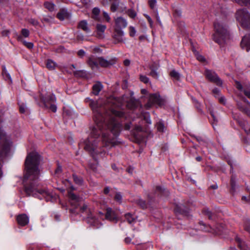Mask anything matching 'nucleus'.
Masks as SVG:
<instances>
[{
  "label": "nucleus",
  "mask_w": 250,
  "mask_h": 250,
  "mask_svg": "<svg viewBox=\"0 0 250 250\" xmlns=\"http://www.w3.org/2000/svg\"><path fill=\"white\" fill-rule=\"evenodd\" d=\"M9 31L8 30H5L2 31L1 35L2 36L6 37L8 36L9 34Z\"/></svg>",
  "instance_id": "e2e57ef3"
},
{
  "label": "nucleus",
  "mask_w": 250,
  "mask_h": 250,
  "mask_svg": "<svg viewBox=\"0 0 250 250\" xmlns=\"http://www.w3.org/2000/svg\"><path fill=\"white\" fill-rule=\"evenodd\" d=\"M236 20L244 28H250V15L246 9L238 10L236 13Z\"/></svg>",
  "instance_id": "423d86ee"
},
{
  "label": "nucleus",
  "mask_w": 250,
  "mask_h": 250,
  "mask_svg": "<svg viewBox=\"0 0 250 250\" xmlns=\"http://www.w3.org/2000/svg\"><path fill=\"white\" fill-rule=\"evenodd\" d=\"M65 182L66 185L68 184V185L70 186L71 190L68 191L69 203L75 208H76L79 205L78 202L80 201V198L72 192L73 190H75V188L71 185L70 182L68 180H65Z\"/></svg>",
  "instance_id": "6e6552de"
},
{
  "label": "nucleus",
  "mask_w": 250,
  "mask_h": 250,
  "mask_svg": "<svg viewBox=\"0 0 250 250\" xmlns=\"http://www.w3.org/2000/svg\"><path fill=\"white\" fill-rule=\"evenodd\" d=\"M135 202L137 204L143 209L147 208V204L144 200H142L140 198H137L134 200Z\"/></svg>",
  "instance_id": "393cba45"
},
{
  "label": "nucleus",
  "mask_w": 250,
  "mask_h": 250,
  "mask_svg": "<svg viewBox=\"0 0 250 250\" xmlns=\"http://www.w3.org/2000/svg\"><path fill=\"white\" fill-rule=\"evenodd\" d=\"M40 99L44 108L48 109L53 112L57 111L56 98L54 94L43 96L42 94L40 95Z\"/></svg>",
  "instance_id": "39448f33"
},
{
  "label": "nucleus",
  "mask_w": 250,
  "mask_h": 250,
  "mask_svg": "<svg viewBox=\"0 0 250 250\" xmlns=\"http://www.w3.org/2000/svg\"><path fill=\"white\" fill-rule=\"evenodd\" d=\"M114 101L112 98L107 99L104 106L98 101H93L90 103L96 126L92 130L91 136L84 141V148L93 156L102 152L97 146V139L101 134L104 147L110 148L120 143L117 140V137L122 127L117 118L123 117L124 113L113 108L108 111L106 110L110 107V104H114Z\"/></svg>",
  "instance_id": "f257e3e1"
},
{
  "label": "nucleus",
  "mask_w": 250,
  "mask_h": 250,
  "mask_svg": "<svg viewBox=\"0 0 250 250\" xmlns=\"http://www.w3.org/2000/svg\"><path fill=\"white\" fill-rule=\"evenodd\" d=\"M140 80L141 82L145 83H149V79L146 76L144 75H141L140 77Z\"/></svg>",
  "instance_id": "79ce46f5"
},
{
  "label": "nucleus",
  "mask_w": 250,
  "mask_h": 250,
  "mask_svg": "<svg viewBox=\"0 0 250 250\" xmlns=\"http://www.w3.org/2000/svg\"><path fill=\"white\" fill-rule=\"evenodd\" d=\"M165 192V189L160 186H157L155 190V194L158 195L162 194Z\"/></svg>",
  "instance_id": "72a5a7b5"
},
{
  "label": "nucleus",
  "mask_w": 250,
  "mask_h": 250,
  "mask_svg": "<svg viewBox=\"0 0 250 250\" xmlns=\"http://www.w3.org/2000/svg\"><path fill=\"white\" fill-rule=\"evenodd\" d=\"M21 35L23 37L27 38L29 35V31L25 28L21 30Z\"/></svg>",
  "instance_id": "ea45409f"
},
{
  "label": "nucleus",
  "mask_w": 250,
  "mask_h": 250,
  "mask_svg": "<svg viewBox=\"0 0 250 250\" xmlns=\"http://www.w3.org/2000/svg\"><path fill=\"white\" fill-rule=\"evenodd\" d=\"M148 3L150 7L153 9L156 5V0H149L148 1Z\"/></svg>",
  "instance_id": "49530a36"
},
{
  "label": "nucleus",
  "mask_w": 250,
  "mask_h": 250,
  "mask_svg": "<svg viewBox=\"0 0 250 250\" xmlns=\"http://www.w3.org/2000/svg\"><path fill=\"white\" fill-rule=\"evenodd\" d=\"M29 22L34 26H37L39 24V22L37 20L33 19H30Z\"/></svg>",
  "instance_id": "5fc2aeb1"
},
{
  "label": "nucleus",
  "mask_w": 250,
  "mask_h": 250,
  "mask_svg": "<svg viewBox=\"0 0 250 250\" xmlns=\"http://www.w3.org/2000/svg\"><path fill=\"white\" fill-rule=\"evenodd\" d=\"M125 218L129 224H131L135 221V218L129 213L125 214Z\"/></svg>",
  "instance_id": "c85d7f7f"
},
{
  "label": "nucleus",
  "mask_w": 250,
  "mask_h": 250,
  "mask_svg": "<svg viewBox=\"0 0 250 250\" xmlns=\"http://www.w3.org/2000/svg\"><path fill=\"white\" fill-rule=\"evenodd\" d=\"M127 14L131 18H134L136 16V13L132 9H128L127 11Z\"/></svg>",
  "instance_id": "e433bc0d"
},
{
  "label": "nucleus",
  "mask_w": 250,
  "mask_h": 250,
  "mask_svg": "<svg viewBox=\"0 0 250 250\" xmlns=\"http://www.w3.org/2000/svg\"><path fill=\"white\" fill-rule=\"evenodd\" d=\"M163 104V101L160 98V95L157 94H152L149 95L148 102L145 106L146 109H148L154 104L162 105Z\"/></svg>",
  "instance_id": "0eeeda50"
},
{
  "label": "nucleus",
  "mask_w": 250,
  "mask_h": 250,
  "mask_svg": "<svg viewBox=\"0 0 250 250\" xmlns=\"http://www.w3.org/2000/svg\"><path fill=\"white\" fill-rule=\"evenodd\" d=\"M214 33L213 35L214 41L220 45L226 43L229 39V34L227 26L220 21H216L214 23Z\"/></svg>",
  "instance_id": "7ed1b4c3"
},
{
  "label": "nucleus",
  "mask_w": 250,
  "mask_h": 250,
  "mask_svg": "<svg viewBox=\"0 0 250 250\" xmlns=\"http://www.w3.org/2000/svg\"><path fill=\"white\" fill-rule=\"evenodd\" d=\"M157 130L160 132H163L166 129V126L162 121H160L156 125Z\"/></svg>",
  "instance_id": "a878e982"
},
{
  "label": "nucleus",
  "mask_w": 250,
  "mask_h": 250,
  "mask_svg": "<svg viewBox=\"0 0 250 250\" xmlns=\"http://www.w3.org/2000/svg\"><path fill=\"white\" fill-rule=\"evenodd\" d=\"M44 6L45 8L48 9L49 11H52L54 10L55 5L54 4L49 2H46L44 3Z\"/></svg>",
  "instance_id": "473e14b6"
},
{
  "label": "nucleus",
  "mask_w": 250,
  "mask_h": 250,
  "mask_svg": "<svg viewBox=\"0 0 250 250\" xmlns=\"http://www.w3.org/2000/svg\"><path fill=\"white\" fill-rule=\"evenodd\" d=\"M19 41L21 42L27 48L31 49L33 47V44L31 42H27L24 41L22 36H19L17 38Z\"/></svg>",
  "instance_id": "b1692460"
},
{
  "label": "nucleus",
  "mask_w": 250,
  "mask_h": 250,
  "mask_svg": "<svg viewBox=\"0 0 250 250\" xmlns=\"http://www.w3.org/2000/svg\"><path fill=\"white\" fill-rule=\"evenodd\" d=\"M103 16H104V18H105V20L107 22H109V21L110 20V18L109 16L108 15V14L106 12H104Z\"/></svg>",
  "instance_id": "6e6d98bb"
},
{
  "label": "nucleus",
  "mask_w": 250,
  "mask_h": 250,
  "mask_svg": "<svg viewBox=\"0 0 250 250\" xmlns=\"http://www.w3.org/2000/svg\"><path fill=\"white\" fill-rule=\"evenodd\" d=\"M98 61L99 65L102 67H107L114 63L113 60H107L104 59L103 57H98Z\"/></svg>",
  "instance_id": "2eb2a0df"
},
{
  "label": "nucleus",
  "mask_w": 250,
  "mask_h": 250,
  "mask_svg": "<svg viewBox=\"0 0 250 250\" xmlns=\"http://www.w3.org/2000/svg\"><path fill=\"white\" fill-rule=\"evenodd\" d=\"M215 229V232L218 234H221V232L223 231L222 227H216Z\"/></svg>",
  "instance_id": "3c124183"
},
{
  "label": "nucleus",
  "mask_w": 250,
  "mask_h": 250,
  "mask_svg": "<svg viewBox=\"0 0 250 250\" xmlns=\"http://www.w3.org/2000/svg\"><path fill=\"white\" fill-rule=\"evenodd\" d=\"M87 63L92 69H99V63L98 58H96L94 56H91L88 58Z\"/></svg>",
  "instance_id": "4468645a"
},
{
  "label": "nucleus",
  "mask_w": 250,
  "mask_h": 250,
  "mask_svg": "<svg viewBox=\"0 0 250 250\" xmlns=\"http://www.w3.org/2000/svg\"><path fill=\"white\" fill-rule=\"evenodd\" d=\"M74 181L76 184L81 185L83 182V179L81 177L77 176L75 174L73 175Z\"/></svg>",
  "instance_id": "c756f323"
},
{
  "label": "nucleus",
  "mask_w": 250,
  "mask_h": 250,
  "mask_svg": "<svg viewBox=\"0 0 250 250\" xmlns=\"http://www.w3.org/2000/svg\"><path fill=\"white\" fill-rule=\"evenodd\" d=\"M130 61L128 59H126L124 61V64L125 66H128L130 65Z\"/></svg>",
  "instance_id": "774afa93"
},
{
  "label": "nucleus",
  "mask_w": 250,
  "mask_h": 250,
  "mask_svg": "<svg viewBox=\"0 0 250 250\" xmlns=\"http://www.w3.org/2000/svg\"><path fill=\"white\" fill-rule=\"evenodd\" d=\"M235 240L238 243V246L241 250H249L247 246L242 240L237 236L235 238Z\"/></svg>",
  "instance_id": "5701e85b"
},
{
  "label": "nucleus",
  "mask_w": 250,
  "mask_h": 250,
  "mask_svg": "<svg viewBox=\"0 0 250 250\" xmlns=\"http://www.w3.org/2000/svg\"><path fill=\"white\" fill-rule=\"evenodd\" d=\"M196 58L198 61H199L200 62H204L205 61V59L204 58V57L203 56H202L200 54H197L196 55Z\"/></svg>",
  "instance_id": "864d4df0"
},
{
  "label": "nucleus",
  "mask_w": 250,
  "mask_h": 250,
  "mask_svg": "<svg viewBox=\"0 0 250 250\" xmlns=\"http://www.w3.org/2000/svg\"><path fill=\"white\" fill-rule=\"evenodd\" d=\"M26 107L24 105H21L20 106V111L21 113H24L25 111Z\"/></svg>",
  "instance_id": "338daca9"
},
{
  "label": "nucleus",
  "mask_w": 250,
  "mask_h": 250,
  "mask_svg": "<svg viewBox=\"0 0 250 250\" xmlns=\"http://www.w3.org/2000/svg\"><path fill=\"white\" fill-rule=\"evenodd\" d=\"M124 33L121 29L115 28L113 37L116 43L123 42L124 41Z\"/></svg>",
  "instance_id": "9d476101"
},
{
  "label": "nucleus",
  "mask_w": 250,
  "mask_h": 250,
  "mask_svg": "<svg viewBox=\"0 0 250 250\" xmlns=\"http://www.w3.org/2000/svg\"><path fill=\"white\" fill-rule=\"evenodd\" d=\"M236 87L238 89L240 90H242L243 89V86L242 84L240 83V82L237 81L236 82Z\"/></svg>",
  "instance_id": "bf43d9fd"
},
{
  "label": "nucleus",
  "mask_w": 250,
  "mask_h": 250,
  "mask_svg": "<svg viewBox=\"0 0 250 250\" xmlns=\"http://www.w3.org/2000/svg\"><path fill=\"white\" fill-rule=\"evenodd\" d=\"M235 1L240 4L247 5L250 4V0H235Z\"/></svg>",
  "instance_id": "37998d69"
},
{
  "label": "nucleus",
  "mask_w": 250,
  "mask_h": 250,
  "mask_svg": "<svg viewBox=\"0 0 250 250\" xmlns=\"http://www.w3.org/2000/svg\"><path fill=\"white\" fill-rule=\"evenodd\" d=\"M96 36L99 39H103L104 38V31L106 28L105 25L98 23L96 25Z\"/></svg>",
  "instance_id": "ddd939ff"
},
{
  "label": "nucleus",
  "mask_w": 250,
  "mask_h": 250,
  "mask_svg": "<svg viewBox=\"0 0 250 250\" xmlns=\"http://www.w3.org/2000/svg\"><path fill=\"white\" fill-rule=\"evenodd\" d=\"M105 218L110 221L116 222L117 217L115 213L112 209L109 208H106V211L105 213Z\"/></svg>",
  "instance_id": "f3484780"
},
{
  "label": "nucleus",
  "mask_w": 250,
  "mask_h": 250,
  "mask_svg": "<svg viewBox=\"0 0 250 250\" xmlns=\"http://www.w3.org/2000/svg\"><path fill=\"white\" fill-rule=\"evenodd\" d=\"M67 17V13L64 10H62L60 11L57 15L58 19L61 21H63Z\"/></svg>",
  "instance_id": "bb28decb"
},
{
  "label": "nucleus",
  "mask_w": 250,
  "mask_h": 250,
  "mask_svg": "<svg viewBox=\"0 0 250 250\" xmlns=\"http://www.w3.org/2000/svg\"><path fill=\"white\" fill-rule=\"evenodd\" d=\"M102 49L99 47H94L93 48L92 52L94 53H100L102 52Z\"/></svg>",
  "instance_id": "8fccbe9b"
},
{
  "label": "nucleus",
  "mask_w": 250,
  "mask_h": 250,
  "mask_svg": "<svg viewBox=\"0 0 250 250\" xmlns=\"http://www.w3.org/2000/svg\"><path fill=\"white\" fill-rule=\"evenodd\" d=\"M78 28L83 30L85 33L90 32V29L88 27L87 22L85 20H83L80 21L78 25Z\"/></svg>",
  "instance_id": "a211bd4d"
},
{
  "label": "nucleus",
  "mask_w": 250,
  "mask_h": 250,
  "mask_svg": "<svg viewBox=\"0 0 250 250\" xmlns=\"http://www.w3.org/2000/svg\"><path fill=\"white\" fill-rule=\"evenodd\" d=\"M119 5V2H113L110 7L111 10L113 12H115L117 10Z\"/></svg>",
  "instance_id": "4c0bfd02"
},
{
  "label": "nucleus",
  "mask_w": 250,
  "mask_h": 250,
  "mask_svg": "<svg viewBox=\"0 0 250 250\" xmlns=\"http://www.w3.org/2000/svg\"><path fill=\"white\" fill-rule=\"evenodd\" d=\"M12 142L0 125V159L5 158L10 151Z\"/></svg>",
  "instance_id": "20e7f679"
},
{
  "label": "nucleus",
  "mask_w": 250,
  "mask_h": 250,
  "mask_svg": "<svg viewBox=\"0 0 250 250\" xmlns=\"http://www.w3.org/2000/svg\"><path fill=\"white\" fill-rule=\"evenodd\" d=\"M2 74L3 75V76L6 77L7 78V79H8L9 80H10L11 81L12 80H11V76H10L9 73H8V72L6 70V67L5 66H2Z\"/></svg>",
  "instance_id": "f704fd0d"
},
{
  "label": "nucleus",
  "mask_w": 250,
  "mask_h": 250,
  "mask_svg": "<svg viewBox=\"0 0 250 250\" xmlns=\"http://www.w3.org/2000/svg\"><path fill=\"white\" fill-rule=\"evenodd\" d=\"M149 68L151 70H152V69H155L156 70H157V69H158L157 64L155 63H153L152 64L150 65Z\"/></svg>",
  "instance_id": "13d9d810"
},
{
  "label": "nucleus",
  "mask_w": 250,
  "mask_h": 250,
  "mask_svg": "<svg viewBox=\"0 0 250 250\" xmlns=\"http://www.w3.org/2000/svg\"><path fill=\"white\" fill-rule=\"evenodd\" d=\"M17 221L19 225L24 226L28 224L29 218L26 214H22L17 216Z\"/></svg>",
  "instance_id": "dca6fc26"
},
{
  "label": "nucleus",
  "mask_w": 250,
  "mask_h": 250,
  "mask_svg": "<svg viewBox=\"0 0 250 250\" xmlns=\"http://www.w3.org/2000/svg\"><path fill=\"white\" fill-rule=\"evenodd\" d=\"M46 67L50 70H54L58 66L56 62L51 59H48L46 62Z\"/></svg>",
  "instance_id": "412c9836"
},
{
  "label": "nucleus",
  "mask_w": 250,
  "mask_h": 250,
  "mask_svg": "<svg viewBox=\"0 0 250 250\" xmlns=\"http://www.w3.org/2000/svg\"><path fill=\"white\" fill-rule=\"evenodd\" d=\"M230 184H231V188L233 190H234L235 189V179H234V178H233V177H232L231 178Z\"/></svg>",
  "instance_id": "603ef678"
},
{
  "label": "nucleus",
  "mask_w": 250,
  "mask_h": 250,
  "mask_svg": "<svg viewBox=\"0 0 250 250\" xmlns=\"http://www.w3.org/2000/svg\"><path fill=\"white\" fill-rule=\"evenodd\" d=\"M77 38L78 40L83 41L84 40V36L82 33H79Z\"/></svg>",
  "instance_id": "0e129e2a"
},
{
  "label": "nucleus",
  "mask_w": 250,
  "mask_h": 250,
  "mask_svg": "<svg viewBox=\"0 0 250 250\" xmlns=\"http://www.w3.org/2000/svg\"><path fill=\"white\" fill-rule=\"evenodd\" d=\"M131 122L127 123L125 124L124 128L125 130H129L131 128Z\"/></svg>",
  "instance_id": "052dcab7"
},
{
  "label": "nucleus",
  "mask_w": 250,
  "mask_h": 250,
  "mask_svg": "<svg viewBox=\"0 0 250 250\" xmlns=\"http://www.w3.org/2000/svg\"><path fill=\"white\" fill-rule=\"evenodd\" d=\"M40 156L36 152H31L25 161V173L24 176V191L28 196H32L46 201H53L55 197L46 188L40 189L37 184L40 170Z\"/></svg>",
  "instance_id": "f03ea898"
},
{
  "label": "nucleus",
  "mask_w": 250,
  "mask_h": 250,
  "mask_svg": "<svg viewBox=\"0 0 250 250\" xmlns=\"http://www.w3.org/2000/svg\"><path fill=\"white\" fill-rule=\"evenodd\" d=\"M245 229L250 233V223L249 221L247 222V224L245 226Z\"/></svg>",
  "instance_id": "680f3d73"
},
{
  "label": "nucleus",
  "mask_w": 250,
  "mask_h": 250,
  "mask_svg": "<svg viewBox=\"0 0 250 250\" xmlns=\"http://www.w3.org/2000/svg\"><path fill=\"white\" fill-rule=\"evenodd\" d=\"M144 119L146 121V123L150 124L151 123V121L149 115L148 113H146L144 116Z\"/></svg>",
  "instance_id": "09e8293b"
},
{
  "label": "nucleus",
  "mask_w": 250,
  "mask_h": 250,
  "mask_svg": "<svg viewBox=\"0 0 250 250\" xmlns=\"http://www.w3.org/2000/svg\"><path fill=\"white\" fill-rule=\"evenodd\" d=\"M114 199L117 202L121 203L122 200V195L121 194V192H116L115 195Z\"/></svg>",
  "instance_id": "c9c22d12"
},
{
  "label": "nucleus",
  "mask_w": 250,
  "mask_h": 250,
  "mask_svg": "<svg viewBox=\"0 0 250 250\" xmlns=\"http://www.w3.org/2000/svg\"><path fill=\"white\" fill-rule=\"evenodd\" d=\"M210 114L213 118V122L212 123V126L214 128V125H216L217 122H218V120L217 119V118L215 117L213 112L212 111H211L210 112Z\"/></svg>",
  "instance_id": "a18cd8bd"
},
{
  "label": "nucleus",
  "mask_w": 250,
  "mask_h": 250,
  "mask_svg": "<svg viewBox=\"0 0 250 250\" xmlns=\"http://www.w3.org/2000/svg\"><path fill=\"white\" fill-rule=\"evenodd\" d=\"M129 35L131 37H134L136 34V30L133 26H130L129 27Z\"/></svg>",
  "instance_id": "a19ab883"
},
{
  "label": "nucleus",
  "mask_w": 250,
  "mask_h": 250,
  "mask_svg": "<svg viewBox=\"0 0 250 250\" xmlns=\"http://www.w3.org/2000/svg\"><path fill=\"white\" fill-rule=\"evenodd\" d=\"M241 46L242 49H245L247 51L250 50V35H246L243 37Z\"/></svg>",
  "instance_id": "9b49d317"
},
{
  "label": "nucleus",
  "mask_w": 250,
  "mask_h": 250,
  "mask_svg": "<svg viewBox=\"0 0 250 250\" xmlns=\"http://www.w3.org/2000/svg\"><path fill=\"white\" fill-rule=\"evenodd\" d=\"M245 95L249 99H250V86L244 89Z\"/></svg>",
  "instance_id": "de8ad7c7"
},
{
  "label": "nucleus",
  "mask_w": 250,
  "mask_h": 250,
  "mask_svg": "<svg viewBox=\"0 0 250 250\" xmlns=\"http://www.w3.org/2000/svg\"><path fill=\"white\" fill-rule=\"evenodd\" d=\"M143 131V128L139 125L136 126L135 127V130L133 132V134L134 137L138 140V141L141 142L143 141L144 137L142 135H139V133L142 132Z\"/></svg>",
  "instance_id": "6ab92c4d"
},
{
  "label": "nucleus",
  "mask_w": 250,
  "mask_h": 250,
  "mask_svg": "<svg viewBox=\"0 0 250 250\" xmlns=\"http://www.w3.org/2000/svg\"><path fill=\"white\" fill-rule=\"evenodd\" d=\"M149 75L156 79H158L159 78V74L155 69H152L151 70Z\"/></svg>",
  "instance_id": "58836bf2"
},
{
  "label": "nucleus",
  "mask_w": 250,
  "mask_h": 250,
  "mask_svg": "<svg viewBox=\"0 0 250 250\" xmlns=\"http://www.w3.org/2000/svg\"><path fill=\"white\" fill-rule=\"evenodd\" d=\"M100 9L97 7H95L92 10V14L93 18L97 20L98 19V16L100 13Z\"/></svg>",
  "instance_id": "7c9ffc66"
},
{
  "label": "nucleus",
  "mask_w": 250,
  "mask_h": 250,
  "mask_svg": "<svg viewBox=\"0 0 250 250\" xmlns=\"http://www.w3.org/2000/svg\"><path fill=\"white\" fill-rule=\"evenodd\" d=\"M205 73L206 78L209 81L216 83L218 85H221L222 84V81L218 77L215 72L210 70L206 69Z\"/></svg>",
  "instance_id": "1a4fd4ad"
},
{
  "label": "nucleus",
  "mask_w": 250,
  "mask_h": 250,
  "mask_svg": "<svg viewBox=\"0 0 250 250\" xmlns=\"http://www.w3.org/2000/svg\"><path fill=\"white\" fill-rule=\"evenodd\" d=\"M103 88V85L100 82H98L93 85L92 89H93V93L95 95H98L99 94V92L101 91Z\"/></svg>",
  "instance_id": "aec40b11"
},
{
  "label": "nucleus",
  "mask_w": 250,
  "mask_h": 250,
  "mask_svg": "<svg viewBox=\"0 0 250 250\" xmlns=\"http://www.w3.org/2000/svg\"><path fill=\"white\" fill-rule=\"evenodd\" d=\"M145 16H146V18L147 19L150 26H151L153 24V21H152V19L148 15H146Z\"/></svg>",
  "instance_id": "69168bd1"
},
{
  "label": "nucleus",
  "mask_w": 250,
  "mask_h": 250,
  "mask_svg": "<svg viewBox=\"0 0 250 250\" xmlns=\"http://www.w3.org/2000/svg\"><path fill=\"white\" fill-rule=\"evenodd\" d=\"M77 54L79 57H83L85 55V52L83 50L81 49L79 51H78Z\"/></svg>",
  "instance_id": "4d7b16f0"
},
{
  "label": "nucleus",
  "mask_w": 250,
  "mask_h": 250,
  "mask_svg": "<svg viewBox=\"0 0 250 250\" xmlns=\"http://www.w3.org/2000/svg\"><path fill=\"white\" fill-rule=\"evenodd\" d=\"M115 28H118L122 30V28H125L127 26V22L126 20L123 17H119L115 20Z\"/></svg>",
  "instance_id": "f8f14e48"
},
{
  "label": "nucleus",
  "mask_w": 250,
  "mask_h": 250,
  "mask_svg": "<svg viewBox=\"0 0 250 250\" xmlns=\"http://www.w3.org/2000/svg\"><path fill=\"white\" fill-rule=\"evenodd\" d=\"M170 75L171 77L177 80H179L180 77V74L174 70H173L170 72Z\"/></svg>",
  "instance_id": "2f4dec72"
},
{
  "label": "nucleus",
  "mask_w": 250,
  "mask_h": 250,
  "mask_svg": "<svg viewBox=\"0 0 250 250\" xmlns=\"http://www.w3.org/2000/svg\"><path fill=\"white\" fill-rule=\"evenodd\" d=\"M139 103L138 101L135 100H131V101L127 104V106L130 108H136L139 105Z\"/></svg>",
  "instance_id": "cd10ccee"
},
{
  "label": "nucleus",
  "mask_w": 250,
  "mask_h": 250,
  "mask_svg": "<svg viewBox=\"0 0 250 250\" xmlns=\"http://www.w3.org/2000/svg\"><path fill=\"white\" fill-rule=\"evenodd\" d=\"M184 206L183 205H176L174 208V211L176 213H179L181 214L186 215L188 213L187 209L183 208Z\"/></svg>",
  "instance_id": "4be33fe9"
},
{
  "label": "nucleus",
  "mask_w": 250,
  "mask_h": 250,
  "mask_svg": "<svg viewBox=\"0 0 250 250\" xmlns=\"http://www.w3.org/2000/svg\"><path fill=\"white\" fill-rule=\"evenodd\" d=\"M205 214L207 215L209 219H212L211 212L210 210L208 208H205L203 210Z\"/></svg>",
  "instance_id": "c03bdc74"
}]
</instances>
